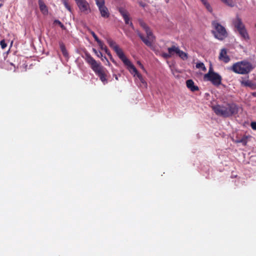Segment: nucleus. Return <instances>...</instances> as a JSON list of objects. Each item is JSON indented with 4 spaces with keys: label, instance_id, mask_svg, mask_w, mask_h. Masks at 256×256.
I'll return each mask as SVG.
<instances>
[{
    "label": "nucleus",
    "instance_id": "1",
    "mask_svg": "<svg viewBox=\"0 0 256 256\" xmlns=\"http://www.w3.org/2000/svg\"><path fill=\"white\" fill-rule=\"evenodd\" d=\"M215 114L224 118H229L236 114L238 112V106L234 102H227L223 104L212 106Z\"/></svg>",
    "mask_w": 256,
    "mask_h": 256
},
{
    "label": "nucleus",
    "instance_id": "2",
    "mask_svg": "<svg viewBox=\"0 0 256 256\" xmlns=\"http://www.w3.org/2000/svg\"><path fill=\"white\" fill-rule=\"evenodd\" d=\"M139 24L140 25L144 30L146 34V38H145L138 30L136 32L137 34L146 45L150 48H152V42L154 39V36L152 32L142 20H139Z\"/></svg>",
    "mask_w": 256,
    "mask_h": 256
},
{
    "label": "nucleus",
    "instance_id": "3",
    "mask_svg": "<svg viewBox=\"0 0 256 256\" xmlns=\"http://www.w3.org/2000/svg\"><path fill=\"white\" fill-rule=\"evenodd\" d=\"M252 68V65L250 62L242 61L234 64L231 70L235 73L245 74H248Z\"/></svg>",
    "mask_w": 256,
    "mask_h": 256
},
{
    "label": "nucleus",
    "instance_id": "4",
    "mask_svg": "<svg viewBox=\"0 0 256 256\" xmlns=\"http://www.w3.org/2000/svg\"><path fill=\"white\" fill-rule=\"evenodd\" d=\"M204 78L206 80L210 82L215 86H218L222 84V76L214 72L212 66L210 67L208 72L204 75Z\"/></svg>",
    "mask_w": 256,
    "mask_h": 256
},
{
    "label": "nucleus",
    "instance_id": "5",
    "mask_svg": "<svg viewBox=\"0 0 256 256\" xmlns=\"http://www.w3.org/2000/svg\"><path fill=\"white\" fill-rule=\"evenodd\" d=\"M107 42L110 46L112 48L116 54L118 58L122 61L124 64H130V60L126 56L122 50L119 46L111 38H108Z\"/></svg>",
    "mask_w": 256,
    "mask_h": 256
},
{
    "label": "nucleus",
    "instance_id": "6",
    "mask_svg": "<svg viewBox=\"0 0 256 256\" xmlns=\"http://www.w3.org/2000/svg\"><path fill=\"white\" fill-rule=\"evenodd\" d=\"M212 24L216 30L212 32L216 38L220 40H223L227 37L228 33L226 28L222 26L216 21H213Z\"/></svg>",
    "mask_w": 256,
    "mask_h": 256
},
{
    "label": "nucleus",
    "instance_id": "7",
    "mask_svg": "<svg viewBox=\"0 0 256 256\" xmlns=\"http://www.w3.org/2000/svg\"><path fill=\"white\" fill-rule=\"evenodd\" d=\"M98 7L100 15L102 18H108L110 14L107 7L105 6L104 0H94Z\"/></svg>",
    "mask_w": 256,
    "mask_h": 256
},
{
    "label": "nucleus",
    "instance_id": "8",
    "mask_svg": "<svg viewBox=\"0 0 256 256\" xmlns=\"http://www.w3.org/2000/svg\"><path fill=\"white\" fill-rule=\"evenodd\" d=\"M125 66H127L128 68L129 69V70L130 72L134 73V76H136L138 78L142 85L144 87L146 88L147 86V83L143 78L142 75L138 72L136 68H135V66L132 64V63L130 62V64H124Z\"/></svg>",
    "mask_w": 256,
    "mask_h": 256
},
{
    "label": "nucleus",
    "instance_id": "9",
    "mask_svg": "<svg viewBox=\"0 0 256 256\" xmlns=\"http://www.w3.org/2000/svg\"><path fill=\"white\" fill-rule=\"evenodd\" d=\"M75 1L81 12L88 14L90 12V5L86 0H75Z\"/></svg>",
    "mask_w": 256,
    "mask_h": 256
},
{
    "label": "nucleus",
    "instance_id": "10",
    "mask_svg": "<svg viewBox=\"0 0 256 256\" xmlns=\"http://www.w3.org/2000/svg\"><path fill=\"white\" fill-rule=\"evenodd\" d=\"M86 62L90 65L92 69L94 71L96 70L99 67L102 66L100 63H98L90 54H86Z\"/></svg>",
    "mask_w": 256,
    "mask_h": 256
},
{
    "label": "nucleus",
    "instance_id": "11",
    "mask_svg": "<svg viewBox=\"0 0 256 256\" xmlns=\"http://www.w3.org/2000/svg\"><path fill=\"white\" fill-rule=\"evenodd\" d=\"M94 72L100 78L101 81L104 84L108 83V80L106 78V75L105 73V70L103 66H100L98 68L94 71Z\"/></svg>",
    "mask_w": 256,
    "mask_h": 256
},
{
    "label": "nucleus",
    "instance_id": "12",
    "mask_svg": "<svg viewBox=\"0 0 256 256\" xmlns=\"http://www.w3.org/2000/svg\"><path fill=\"white\" fill-rule=\"evenodd\" d=\"M173 49H170V50L174 51V53L176 54L182 60H186L188 58V54L181 50L178 47L174 46Z\"/></svg>",
    "mask_w": 256,
    "mask_h": 256
},
{
    "label": "nucleus",
    "instance_id": "13",
    "mask_svg": "<svg viewBox=\"0 0 256 256\" xmlns=\"http://www.w3.org/2000/svg\"><path fill=\"white\" fill-rule=\"evenodd\" d=\"M233 24L234 26V28L238 32L242 30L244 28H245V26L243 24L242 20L238 16H237L234 20H233Z\"/></svg>",
    "mask_w": 256,
    "mask_h": 256
},
{
    "label": "nucleus",
    "instance_id": "14",
    "mask_svg": "<svg viewBox=\"0 0 256 256\" xmlns=\"http://www.w3.org/2000/svg\"><path fill=\"white\" fill-rule=\"evenodd\" d=\"M118 12L123 17L125 23L127 24H129L130 18L128 11L123 8H118Z\"/></svg>",
    "mask_w": 256,
    "mask_h": 256
},
{
    "label": "nucleus",
    "instance_id": "15",
    "mask_svg": "<svg viewBox=\"0 0 256 256\" xmlns=\"http://www.w3.org/2000/svg\"><path fill=\"white\" fill-rule=\"evenodd\" d=\"M219 59L222 60L225 63H227L230 60V58L227 55L226 50L225 48H223L221 50L219 56Z\"/></svg>",
    "mask_w": 256,
    "mask_h": 256
},
{
    "label": "nucleus",
    "instance_id": "16",
    "mask_svg": "<svg viewBox=\"0 0 256 256\" xmlns=\"http://www.w3.org/2000/svg\"><path fill=\"white\" fill-rule=\"evenodd\" d=\"M186 85L187 88L192 92H196L199 90L198 87L194 85V83L192 80H187L186 82Z\"/></svg>",
    "mask_w": 256,
    "mask_h": 256
},
{
    "label": "nucleus",
    "instance_id": "17",
    "mask_svg": "<svg viewBox=\"0 0 256 256\" xmlns=\"http://www.w3.org/2000/svg\"><path fill=\"white\" fill-rule=\"evenodd\" d=\"M242 85L250 88L252 90L256 89V84L250 80H242L240 82Z\"/></svg>",
    "mask_w": 256,
    "mask_h": 256
},
{
    "label": "nucleus",
    "instance_id": "18",
    "mask_svg": "<svg viewBox=\"0 0 256 256\" xmlns=\"http://www.w3.org/2000/svg\"><path fill=\"white\" fill-rule=\"evenodd\" d=\"M38 5L40 11L44 14H48V10L47 6L42 0H38Z\"/></svg>",
    "mask_w": 256,
    "mask_h": 256
},
{
    "label": "nucleus",
    "instance_id": "19",
    "mask_svg": "<svg viewBox=\"0 0 256 256\" xmlns=\"http://www.w3.org/2000/svg\"><path fill=\"white\" fill-rule=\"evenodd\" d=\"M238 32L241 37L244 40H250V36L246 28L242 29V30L238 31Z\"/></svg>",
    "mask_w": 256,
    "mask_h": 256
},
{
    "label": "nucleus",
    "instance_id": "20",
    "mask_svg": "<svg viewBox=\"0 0 256 256\" xmlns=\"http://www.w3.org/2000/svg\"><path fill=\"white\" fill-rule=\"evenodd\" d=\"M174 48V46H171L170 48H168V53H162V54H160V56L164 58H170L171 57V56L172 55L174 54V51H172V50H170V49H173Z\"/></svg>",
    "mask_w": 256,
    "mask_h": 256
},
{
    "label": "nucleus",
    "instance_id": "21",
    "mask_svg": "<svg viewBox=\"0 0 256 256\" xmlns=\"http://www.w3.org/2000/svg\"><path fill=\"white\" fill-rule=\"evenodd\" d=\"M247 136H244L241 138H238L235 140L236 143H242L243 146H246L247 144Z\"/></svg>",
    "mask_w": 256,
    "mask_h": 256
},
{
    "label": "nucleus",
    "instance_id": "22",
    "mask_svg": "<svg viewBox=\"0 0 256 256\" xmlns=\"http://www.w3.org/2000/svg\"><path fill=\"white\" fill-rule=\"evenodd\" d=\"M202 4L204 6L206 10L210 13L212 12V8L210 5V4L207 2V0H206L204 2H202Z\"/></svg>",
    "mask_w": 256,
    "mask_h": 256
},
{
    "label": "nucleus",
    "instance_id": "23",
    "mask_svg": "<svg viewBox=\"0 0 256 256\" xmlns=\"http://www.w3.org/2000/svg\"><path fill=\"white\" fill-rule=\"evenodd\" d=\"M196 67L197 68H201L203 71L205 72L206 69L203 62H200L196 64Z\"/></svg>",
    "mask_w": 256,
    "mask_h": 256
},
{
    "label": "nucleus",
    "instance_id": "24",
    "mask_svg": "<svg viewBox=\"0 0 256 256\" xmlns=\"http://www.w3.org/2000/svg\"><path fill=\"white\" fill-rule=\"evenodd\" d=\"M222 2L230 7L234 6V3L232 0H220Z\"/></svg>",
    "mask_w": 256,
    "mask_h": 256
},
{
    "label": "nucleus",
    "instance_id": "25",
    "mask_svg": "<svg viewBox=\"0 0 256 256\" xmlns=\"http://www.w3.org/2000/svg\"><path fill=\"white\" fill-rule=\"evenodd\" d=\"M92 51L98 57L100 58L102 60V61H104V60L102 58V54L100 52H98L95 48H93Z\"/></svg>",
    "mask_w": 256,
    "mask_h": 256
},
{
    "label": "nucleus",
    "instance_id": "26",
    "mask_svg": "<svg viewBox=\"0 0 256 256\" xmlns=\"http://www.w3.org/2000/svg\"><path fill=\"white\" fill-rule=\"evenodd\" d=\"M54 26H60V28H64V25L63 24L58 20H55L54 22Z\"/></svg>",
    "mask_w": 256,
    "mask_h": 256
},
{
    "label": "nucleus",
    "instance_id": "27",
    "mask_svg": "<svg viewBox=\"0 0 256 256\" xmlns=\"http://www.w3.org/2000/svg\"><path fill=\"white\" fill-rule=\"evenodd\" d=\"M0 45L2 49H4L7 46V44L4 40H2L0 42Z\"/></svg>",
    "mask_w": 256,
    "mask_h": 256
},
{
    "label": "nucleus",
    "instance_id": "28",
    "mask_svg": "<svg viewBox=\"0 0 256 256\" xmlns=\"http://www.w3.org/2000/svg\"><path fill=\"white\" fill-rule=\"evenodd\" d=\"M97 43L102 50H104V46H106L104 42L100 40H99Z\"/></svg>",
    "mask_w": 256,
    "mask_h": 256
},
{
    "label": "nucleus",
    "instance_id": "29",
    "mask_svg": "<svg viewBox=\"0 0 256 256\" xmlns=\"http://www.w3.org/2000/svg\"><path fill=\"white\" fill-rule=\"evenodd\" d=\"M110 59H112V56L110 52L108 50L106 46H104V50Z\"/></svg>",
    "mask_w": 256,
    "mask_h": 256
},
{
    "label": "nucleus",
    "instance_id": "30",
    "mask_svg": "<svg viewBox=\"0 0 256 256\" xmlns=\"http://www.w3.org/2000/svg\"><path fill=\"white\" fill-rule=\"evenodd\" d=\"M110 59H112V56L110 52L108 50L106 46H104V50Z\"/></svg>",
    "mask_w": 256,
    "mask_h": 256
},
{
    "label": "nucleus",
    "instance_id": "31",
    "mask_svg": "<svg viewBox=\"0 0 256 256\" xmlns=\"http://www.w3.org/2000/svg\"><path fill=\"white\" fill-rule=\"evenodd\" d=\"M91 34L94 37V40L98 42L100 40L98 38L96 34L94 32H91Z\"/></svg>",
    "mask_w": 256,
    "mask_h": 256
},
{
    "label": "nucleus",
    "instance_id": "32",
    "mask_svg": "<svg viewBox=\"0 0 256 256\" xmlns=\"http://www.w3.org/2000/svg\"><path fill=\"white\" fill-rule=\"evenodd\" d=\"M60 46L62 54L64 55V44H63L62 42H60Z\"/></svg>",
    "mask_w": 256,
    "mask_h": 256
},
{
    "label": "nucleus",
    "instance_id": "33",
    "mask_svg": "<svg viewBox=\"0 0 256 256\" xmlns=\"http://www.w3.org/2000/svg\"><path fill=\"white\" fill-rule=\"evenodd\" d=\"M251 126L253 130H256V122H252L251 123Z\"/></svg>",
    "mask_w": 256,
    "mask_h": 256
},
{
    "label": "nucleus",
    "instance_id": "34",
    "mask_svg": "<svg viewBox=\"0 0 256 256\" xmlns=\"http://www.w3.org/2000/svg\"><path fill=\"white\" fill-rule=\"evenodd\" d=\"M65 8H66L70 12H71V8L70 6H68L66 2H65Z\"/></svg>",
    "mask_w": 256,
    "mask_h": 256
},
{
    "label": "nucleus",
    "instance_id": "35",
    "mask_svg": "<svg viewBox=\"0 0 256 256\" xmlns=\"http://www.w3.org/2000/svg\"><path fill=\"white\" fill-rule=\"evenodd\" d=\"M252 96H253L254 97H256V92H254L252 94Z\"/></svg>",
    "mask_w": 256,
    "mask_h": 256
},
{
    "label": "nucleus",
    "instance_id": "36",
    "mask_svg": "<svg viewBox=\"0 0 256 256\" xmlns=\"http://www.w3.org/2000/svg\"><path fill=\"white\" fill-rule=\"evenodd\" d=\"M102 58H103L104 60H106L108 62V59L106 58V56H104V57L102 56Z\"/></svg>",
    "mask_w": 256,
    "mask_h": 256
},
{
    "label": "nucleus",
    "instance_id": "37",
    "mask_svg": "<svg viewBox=\"0 0 256 256\" xmlns=\"http://www.w3.org/2000/svg\"><path fill=\"white\" fill-rule=\"evenodd\" d=\"M114 77L116 80H118V77L116 75H114Z\"/></svg>",
    "mask_w": 256,
    "mask_h": 256
},
{
    "label": "nucleus",
    "instance_id": "38",
    "mask_svg": "<svg viewBox=\"0 0 256 256\" xmlns=\"http://www.w3.org/2000/svg\"><path fill=\"white\" fill-rule=\"evenodd\" d=\"M113 62L116 63L115 61L114 60V58H112V59H110Z\"/></svg>",
    "mask_w": 256,
    "mask_h": 256
},
{
    "label": "nucleus",
    "instance_id": "39",
    "mask_svg": "<svg viewBox=\"0 0 256 256\" xmlns=\"http://www.w3.org/2000/svg\"><path fill=\"white\" fill-rule=\"evenodd\" d=\"M130 26L133 28V24H132V22H130Z\"/></svg>",
    "mask_w": 256,
    "mask_h": 256
},
{
    "label": "nucleus",
    "instance_id": "40",
    "mask_svg": "<svg viewBox=\"0 0 256 256\" xmlns=\"http://www.w3.org/2000/svg\"><path fill=\"white\" fill-rule=\"evenodd\" d=\"M66 52H65V53H64V54H65V57L66 56Z\"/></svg>",
    "mask_w": 256,
    "mask_h": 256
},
{
    "label": "nucleus",
    "instance_id": "41",
    "mask_svg": "<svg viewBox=\"0 0 256 256\" xmlns=\"http://www.w3.org/2000/svg\"><path fill=\"white\" fill-rule=\"evenodd\" d=\"M168 0H166V2H168Z\"/></svg>",
    "mask_w": 256,
    "mask_h": 256
},
{
    "label": "nucleus",
    "instance_id": "42",
    "mask_svg": "<svg viewBox=\"0 0 256 256\" xmlns=\"http://www.w3.org/2000/svg\"><path fill=\"white\" fill-rule=\"evenodd\" d=\"M1 6H2V4H0V7Z\"/></svg>",
    "mask_w": 256,
    "mask_h": 256
},
{
    "label": "nucleus",
    "instance_id": "43",
    "mask_svg": "<svg viewBox=\"0 0 256 256\" xmlns=\"http://www.w3.org/2000/svg\"><path fill=\"white\" fill-rule=\"evenodd\" d=\"M255 27L256 28V24H255Z\"/></svg>",
    "mask_w": 256,
    "mask_h": 256
}]
</instances>
